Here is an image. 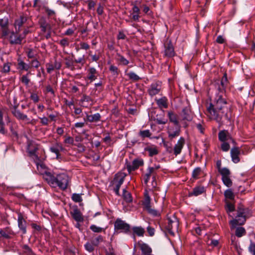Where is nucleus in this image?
I'll list each match as a JSON object with an SVG mask.
<instances>
[{"instance_id": "aec40b11", "label": "nucleus", "mask_w": 255, "mask_h": 255, "mask_svg": "<svg viewBox=\"0 0 255 255\" xmlns=\"http://www.w3.org/2000/svg\"><path fill=\"white\" fill-rule=\"evenodd\" d=\"M18 227L23 234L26 233V222L21 213L18 214Z\"/></svg>"}, {"instance_id": "09e8293b", "label": "nucleus", "mask_w": 255, "mask_h": 255, "mask_svg": "<svg viewBox=\"0 0 255 255\" xmlns=\"http://www.w3.org/2000/svg\"><path fill=\"white\" fill-rule=\"evenodd\" d=\"M127 75L130 80L134 81H137L140 79L139 77L133 72H130L128 73Z\"/></svg>"}, {"instance_id": "e2e57ef3", "label": "nucleus", "mask_w": 255, "mask_h": 255, "mask_svg": "<svg viewBox=\"0 0 255 255\" xmlns=\"http://www.w3.org/2000/svg\"><path fill=\"white\" fill-rule=\"evenodd\" d=\"M220 84L221 85L224 86L226 88L228 85V79L226 74H225L224 75L221 81H220Z\"/></svg>"}, {"instance_id": "5701e85b", "label": "nucleus", "mask_w": 255, "mask_h": 255, "mask_svg": "<svg viewBox=\"0 0 255 255\" xmlns=\"http://www.w3.org/2000/svg\"><path fill=\"white\" fill-rule=\"evenodd\" d=\"M140 249L141 251V255H154L152 254V249L145 243L138 244Z\"/></svg>"}, {"instance_id": "4468645a", "label": "nucleus", "mask_w": 255, "mask_h": 255, "mask_svg": "<svg viewBox=\"0 0 255 255\" xmlns=\"http://www.w3.org/2000/svg\"><path fill=\"white\" fill-rule=\"evenodd\" d=\"M180 125H175V127H169L167 130L168 137L170 139L178 136L180 133Z\"/></svg>"}, {"instance_id": "052dcab7", "label": "nucleus", "mask_w": 255, "mask_h": 255, "mask_svg": "<svg viewBox=\"0 0 255 255\" xmlns=\"http://www.w3.org/2000/svg\"><path fill=\"white\" fill-rule=\"evenodd\" d=\"M249 252L253 255H255V243L251 241L250 245L249 247Z\"/></svg>"}, {"instance_id": "f03ea898", "label": "nucleus", "mask_w": 255, "mask_h": 255, "mask_svg": "<svg viewBox=\"0 0 255 255\" xmlns=\"http://www.w3.org/2000/svg\"><path fill=\"white\" fill-rule=\"evenodd\" d=\"M70 181L69 177L67 174L61 173L55 177L52 174L50 179H49L47 183L53 187H58L60 189L65 190L68 187Z\"/></svg>"}, {"instance_id": "1a4fd4ad", "label": "nucleus", "mask_w": 255, "mask_h": 255, "mask_svg": "<svg viewBox=\"0 0 255 255\" xmlns=\"http://www.w3.org/2000/svg\"><path fill=\"white\" fill-rule=\"evenodd\" d=\"M126 175L123 173H118L116 174L115 177L114 179V184L115 185L114 187V191L117 195L120 196L119 190L123 184L124 179L125 178Z\"/></svg>"}, {"instance_id": "6e6d98bb", "label": "nucleus", "mask_w": 255, "mask_h": 255, "mask_svg": "<svg viewBox=\"0 0 255 255\" xmlns=\"http://www.w3.org/2000/svg\"><path fill=\"white\" fill-rule=\"evenodd\" d=\"M201 172V169L200 167L196 168L192 172V177L197 179L199 177L200 173Z\"/></svg>"}, {"instance_id": "603ef678", "label": "nucleus", "mask_w": 255, "mask_h": 255, "mask_svg": "<svg viewBox=\"0 0 255 255\" xmlns=\"http://www.w3.org/2000/svg\"><path fill=\"white\" fill-rule=\"evenodd\" d=\"M139 135L141 136L142 138L150 137V136L151 135V133L150 132L149 130L146 129L140 131L139 132Z\"/></svg>"}, {"instance_id": "20e7f679", "label": "nucleus", "mask_w": 255, "mask_h": 255, "mask_svg": "<svg viewBox=\"0 0 255 255\" xmlns=\"http://www.w3.org/2000/svg\"><path fill=\"white\" fill-rule=\"evenodd\" d=\"M115 234L123 233L125 234H128L130 231V226L129 224L122 220L120 218L116 219L114 222Z\"/></svg>"}, {"instance_id": "a211bd4d", "label": "nucleus", "mask_w": 255, "mask_h": 255, "mask_svg": "<svg viewBox=\"0 0 255 255\" xmlns=\"http://www.w3.org/2000/svg\"><path fill=\"white\" fill-rule=\"evenodd\" d=\"M87 75L86 80H88L90 82L95 81L98 77V71L94 67H90L87 70Z\"/></svg>"}, {"instance_id": "f257e3e1", "label": "nucleus", "mask_w": 255, "mask_h": 255, "mask_svg": "<svg viewBox=\"0 0 255 255\" xmlns=\"http://www.w3.org/2000/svg\"><path fill=\"white\" fill-rule=\"evenodd\" d=\"M207 112L211 119L215 120L220 126L222 124V119L225 118L229 120L227 115L229 108L227 105L226 100L222 95H218L215 98L213 103H210L207 108Z\"/></svg>"}, {"instance_id": "f8f14e48", "label": "nucleus", "mask_w": 255, "mask_h": 255, "mask_svg": "<svg viewBox=\"0 0 255 255\" xmlns=\"http://www.w3.org/2000/svg\"><path fill=\"white\" fill-rule=\"evenodd\" d=\"M161 90V82L158 81L152 83L148 89V93L151 97L158 94Z\"/></svg>"}, {"instance_id": "774afa93", "label": "nucleus", "mask_w": 255, "mask_h": 255, "mask_svg": "<svg viewBox=\"0 0 255 255\" xmlns=\"http://www.w3.org/2000/svg\"><path fill=\"white\" fill-rule=\"evenodd\" d=\"M39 66L40 63L37 59L35 58L31 61L30 65L31 67H33L35 68H37Z\"/></svg>"}, {"instance_id": "ea45409f", "label": "nucleus", "mask_w": 255, "mask_h": 255, "mask_svg": "<svg viewBox=\"0 0 255 255\" xmlns=\"http://www.w3.org/2000/svg\"><path fill=\"white\" fill-rule=\"evenodd\" d=\"M142 205L145 210H146L148 208L151 207L150 198L147 194L145 195V198L144 200L143 201Z\"/></svg>"}, {"instance_id": "79ce46f5", "label": "nucleus", "mask_w": 255, "mask_h": 255, "mask_svg": "<svg viewBox=\"0 0 255 255\" xmlns=\"http://www.w3.org/2000/svg\"><path fill=\"white\" fill-rule=\"evenodd\" d=\"M246 234V230L243 227H238L236 230L235 235L237 237L241 238Z\"/></svg>"}, {"instance_id": "680f3d73", "label": "nucleus", "mask_w": 255, "mask_h": 255, "mask_svg": "<svg viewBox=\"0 0 255 255\" xmlns=\"http://www.w3.org/2000/svg\"><path fill=\"white\" fill-rule=\"evenodd\" d=\"M163 145L166 148L167 152H168L169 153H171L173 152V148H172L171 144L168 145V143L164 142Z\"/></svg>"}, {"instance_id": "7c9ffc66", "label": "nucleus", "mask_w": 255, "mask_h": 255, "mask_svg": "<svg viewBox=\"0 0 255 255\" xmlns=\"http://www.w3.org/2000/svg\"><path fill=\"white\" fill-rule=\"evenodd\" d=\"M87 118L86 119V122L88 121L89 122H97L100 121L101 116L99 113H96L94 115H89L87 114L86 116Z\"/></svg>"}, {"instance_id": "72a5a7b5", "label": "nucleus", "mask_w": 255, "mask_h": 255, "mask_svg": "<svg viewBox=\"0 0 255 255\" xmlns=\"http://www.w3.org/2000/svg\"><path fill=\"white\" fill-rule=\"evenodd\" d=\"M116 60L120 63V64L122 65L126 66L129 64V61L120 53H117Z\"/></svg>"}, {"instance_id": "9b49d317", "label": "nucleus", "mask_w": 255, "mask_h": 255, "mask_svg": "<svg viewBox=\"0 0 255 255\" xmlns=\"http://www.w3.org/2000/svg\"><path fill=\"white\" fill-rule=\"evenodd\" d=\"M220 174L222 176V180L224 184L228 187H231L233 185V182L230 178L231 172L230 170L226 167H224L221 170Z\"/></svg>"}, {"instance_id": "4c0bfd02", "label": "nucleus", "mask_w": 255, "mask_h": 255, "mask_svg": "<svg viewBox=\"0 0 255 255\" xmlns=\"http://www.w3.org/2000/svg\"><path fill=\"white\" fill-rule=\"evenodd\" d=\"M154 171V167H148L147 168V173L145 174L144 177V182L145 184L147 183L151 174L153 173Z\"/></svg>"}, {"instance_id": "4d7b16f0", "label": "nucleus", "mask_w": 255, "mask_h": 255, "mask_svg": "<svg viewBox=\"0 0 255 255\" xmlns=\"http://www.w3.org/2000/svg\"><path fill=\"white\" fill-rule=\"evenodd\" d=\"M8 20L7 18H4L0 19V26L1 28L8 27Z\"/></svg>"}, {"instance_id": "6ab92c4d", "label": "nucleus", "mask_w": 255, "mask_h": 255, "mask_svg": "<svg viewBox=\"0 0 255 255\" xmlns=\"http://www.w3.org/2000/svg\"><path fill=\"white\" fill-rule=\"evenodd\" d=\"M218 138L221 142L227 141L228 140H231L234 141V139L232 137L229 132L227 130H222L219 131L218 133Z\"/></svg>"}, {"instance_id": "5fc2aeb1", "label": "nucleus", "mask_w": 255, "mask_h": 255, "mask_svg": "<svg viewBox=\"0 0 255 255\" xmlns=\"http://www.w3.org/2000/svg\"><path fill=\"white\" fill-rule=\"evenodd\" d=\"M26 53L27 57L29 59L34 58L36 57V54L35 53L33 49L31 48L27 49V51H26Z\"/></svg>"}, {"instance_id": "e433bc0d", "label": "nucleus", "mask_w": 255, "mask_h": 255, "mask_svg": "<svg viewBox=\"0 0 255 255\" xmlns=\"http://www.w3.org/2000/svg\"><path fill=\"white\" fill-rule=\"evenodd\" d=\"M103 237L101 235L95 236L91 241L95 246L97 247L101 243L104 242Z\"/></svg>"}, {"instance_id": "c9c22d12", "label": "nucleus", "mask_w": 255, "mask_h": 255, "mask_svg": "<svg viewBox=\"0 0 255 255\" xmlns=\"http://www.w3.org/2000/svg\"><path fill=\"white\" fill-rule=\"evenodd\" d=\"M154 121H156L157 124L159 125H165L167 122V120L164 118V116L163 113H162L161 114L158 116H156V118H155Z\"/></svg>"}, {"instance_id": "2f4dec72", "label": "nucleus", "mask_w": 255, "mask_h": 255, "mask_svg": "<svg viewBox=\"0 0 255 255\" xmlns=\"http://www.w3.org/2000/svg\"><path fill=\"white\" fill-rule=\"evenodd\" d=\"M225 208L227 213L230 216V213L235 210V207L233 201H226Z\"/></svg>"}, {"instance_id": "37998d69", "label": "nucleus", "mask_w": 255, "mask_h": 255, "mask_svg": "<svg viewBox=\"0 0 255 255\" xmlns=\"http://www.w3.org/2000/svg\"><path fill=\"white\" fill-rule=\"evenodd\" d=\"M145 150L148 152L150 156H153L158 153V151L155 147H147L145 148Z\"/></svg>"}, {"instance_id": "bb28decb", "label": "nucleus", "mask_w": 255, "mask_h": 255, "mask_svg": "<svg viewBox=\"0 0 255 255\" xmlns=\"http://www.w3.org/2000/svg\"><path fill=\"white\" fill-rule=\"evenodd\" d=\"M155 101L158 107L162 109H166L168 107L167 99L165 97H163L159 99H155Z\"/></svg>"}, {"instance_id": "423d86ee", "label": "nucleus", "mask_w": 255, "mask_h": 255, "mask_svg": "<svg viewBox=\"0 0 255 255\" xmlns=\"http://www.w3.org/2000/svg\"><path fill=\"white\" fill-rule=\"evenodd\" d=\"M168 224L166 226V230L172 236H174L175 233L178 230L179 221L174 215L168 217Z\"/></svg>"}, {"instance_id": "c85d7f7f", "label": "nucleus", "mask_w": 255, "mask_h": 255, "mask_svg": "<svg viewBox=\"0 0 255 255\" xmlns=\"http://www.w3.org/2000/svg\"><path fill=\"white\" fill-rule=\"evenodd\" d=\"M224 196L226 201H233L235 199V194L231 189H227L224 192Z\"/></svg>"}, {"instance_id": "864d4df0", "label": "nucleus", "mask_w": 255, "mask_h": 255, "mask_svg": "<svg viewBox=\"0 0 255 255\" xmlns=\"http://www.w3.org/2000/svg\"><path fill=\"white\" fill-rule=\"evenodd\" d=\"M90 229L94 233H101L104 229L103 228L98 227L95 225H92Z\"/></svg>"}, {"instance_id": "473e14b6", "label": "nucleus", "mask_w": 255, "mask_h": 255, "mask_svg": "<svg viewBox=\"0 0 255 255\" xmlns=\"http://www.w3.org/2000/svg\"><path fill=\"white\" fill-rule=\"evenodd\" d=\"M168 117L170 122L173 123L174 125H180L179 122L177 120V115L175 114L173 112H168Z\"/></svg>"}, {"instance_id": "39448f33", "label": "nucleus", "mask_w": 255, "mask_h": 255, "mask_svg": "<svg viewBox=\"0 0 255 255\" xmlns=\"http://www.w3.org/2000/svg\"><path fill=\"white\" fill-rule=\"evenodd\" d=\"M34 161L36 164L38 172L42 175L44 180L48 182V180L50 179L52 173L46 166L41 161L40 158H39L38 160H34Z\"/></svg>"}, {"instance_id": "a19ab883", "label": "nucleus", "mask_w": 255, "mask_h": 255, "mask_svg": "<svg viewBox=\"0 0 255 255\" xmlns=\"http://www.w3.org/2000/svg\"><path fill=\"white\" fill-rule=\"evenodd\" d=\"M65 62L66 67L67 68H69L72 70H73L74 69V66L73 64V61L72 59L70 57H65L64 58Z\"/></svg>"}, {"instance_id": "a18cd8bd", "label": "nucleus", "mask_w": 255, "mask_h": 255, "mask_svg": "<svg viewBox=\"0 0 255 255\" xmlns=\"http://www.w3.org/2000/svg\"><path fill=\"white\" fill-rule=\"evenodd\" d=\"M71 198L72 200L76 203H79L82 201V198L81 195L80 194L73 193Z\"/></svg>"}, {"instance_id": "dca6fc26", "label": "nucleus", "mask_w": 255, "mask_h": 255, "mask_svg": "<svg viewBox=\"0 0 255 255\" xmlns=\"http://www.w3.org/2000/svg\"><path fill=\"white\" fill-rule=\"evenodd\" d=\"M185 144V139L183 137H180L175 144L173 148V153L175 156L178 155L181 152L182 149Z\"/></svg>"}, {"instance_id": "13d9d810", "label": "nucleus", "mask_w": 255, "mask_h": 255, "mask_svg": "<svg viewBox=\"0 0 255 255\" xmlns=\"http://www.w3.org/2000/svg\"><path fill=\"white\" fill-rule=\"evenodd\" d=\"M222 142V143L221 145V149L225 152L228 151L230 148V145L229 143H228L226 141Z\"/></svg>"}, {"instance_id": "8fccbe9b", "label": "nucleus", "mask_w": 255, "mask_h": 255, "mask_svg": "<svg viewBox=\"0 0 255 255\" xmlns=\"http://www.w3.org/2000/svg\"><path fill=\"white\" fill-rule=\"evenodd\" d=\"M95 245L93 244L92 242L91 243L87 242L84 245L86 251L89 252V253H92L94 251Z\"/></svg>"}, {"instance_id": "a878e982", "label": "nucleus", "mask_w": 255, "mask_h": 255, "mask_svg": "<svg viewBox=\"0 0 255 255\" xmlns=\"http://www.w3.org/2000/svg\"><path fill=\"white\" fill-rule=\"evenodd\" d=\"M71 214L73 219L77 222H82L84 221L82 213L78 209H75Z\"/></svg>"}, {"instance_id": "c03bdc74", "label": "nucleus", "mask_w": 255, "mask_h": 255, "mask_svg": "<svg viewBox=\"0 0 255 255\" xmlns=\"http://www.w3.org/2000/svg\"><path fill=\"white\" fill-rule=\"evenodd\" d=\"M43 8L48 16L53 18H55L56 16V12L54 10L49 8L48 6H44Z\"/></svg>"}, {"instance_id": "6e6552de", "label": "nucleus", "mask_w": 255, "mask_h": 255, "mask_svg": "<svg viewBox=\"0 0 255 255\" xmlns=\"http://www.w3.org/2000/svg\"><path fill=\"white\" fill-rule=\"evenodd\" d=\"M27 150L29 155L33 159L38 160L39 145L33 141H29L28 144Z\"/></svg>"}, {"instance_id": "393cba45", "label": "nucleus", "mask_w": 255, "mask_h": 255, "mask_svg": "<svg viewBox=\"0 0 255 255\" xmlns=\"http://www.w3.org/2000/svg\"><path fill=\"white\" fill-rule=\"evenodd\" d=\"M31 68L30 65L25 63L21 58L17 59V69L19 70L27 71Z\"/></svg>"}, {"instance_id": "de8ad7c7", "label": "nucleus", "mask_w": 255, "mask_h": 255, "mask_svg": "<svg viewBox=\"0 0 255 255\" xmlns=\"http://www.w3.org/2000/svg\"><path fill=\"white\" fill-rule=\"evenodd\" d=\"M29 74V73H28L26 75H23L20 78L21 82L26 86H28L30 82Z\"/></svg>"}, {"instance_id": "b1692460", "label": "nucleus", "mask_w": 255, "mask_h": 255, "mask_svg": "<svg viewBox=\"0 0 255 255\" xmlns=\"http://www.w3.org/2000/svg\"><path fill=\"white\" fill-rule=\"evenodd\" d=\"M63 150V148L62 145L58 143L50 147V151L56 154L57 159L60 158V151Z\"/></svg>"}, {"instance_id": "58836bf2", "label": "nucleus", "mask_w": 255, "mask_h": 255, "mask_svg": "<svg viewBox=\"0 0 255 255\" xmlns=\"http://www.w3.org/2000/svg\"><path fill=\"white\" fill-rule=\"evenodd\" d=\"M10 234H11V231L8 227L0 231V235L1 236L5 239L10 238Z\"/></svg>"}, {"instance_id": "412c9836", "label": "nucleus", "mask_w": 255, "mask_h": 255, "mask_svg": "<svg viewBox=\"0 0 255 255\" xmlns=\"http://www.w3.org/2000/svg\"><path fill=\"white\" fill-rule=\"evenodd\" d=\"M231 156L232 161L235 163H237L240 161L239 155L240 150L239 147H234L231 150Z\"/></svg>"}, {"instance_id": "0e129e2a", "label": "nucleus", "mask_w": 255, "mask_h": 255, "mask_svg": "<svg viewBox=\"0 0 255 255\" xmlns=\"http://www.w3.org/2000/svg\"><path fill=\"white\" fill-rule=\"evenodd\" d=\"M59 43L63 47L68 46L69 44V40L67 38L61 39Z\"/></svg>"}, {"instance_id": "7ed1b4c3", "label": "nucleus", "mask_w": 255, "mask_h": 255, "mask_svg": "<svg viewBox=\"0 0 255 255\" xmlns=\"http://www.w3.org/2000/svg\"><path fill=\"white\" fill-rule=\"evenodd\" d=\"M248 213V209L240 206L237 209V215L235 218H233L230 221V224L232 228H234L237 225H244L247 220V216Z\"/></svg>"}, {"instance_id": "3c124183", "label": "nucleus", "mask_w": 255, "mask_h": 255, "mask_svg": "<svg viewBox=\"0 0 255 255\" xmlns=\"http://www.w3.org/2000/svg\"><path fill=\"white\" fill-rule=\"evenodd\" d=\"M1 37L3 38H7L10 35V32H9L8 27L1 29Z\"/></svg>"}, {"instance_id": "2eb2a0df", "label": "nucleus", "mask_w": 255, "mask_h": 255, "mask_svg": "<svg viewBox=\"0 0 255 255\" xmlns=\"http://www.w3.org/2000/svg\"><path fill=\"white\" fill-rule=\"evenodd\" d=\"M175 51L171 40L164 43V55L167 57H172L175 55Z\"/></svg>"}, {"instance_id": "ddd939ff", "label": "nucleus", "mask_w": 255, "mask_h": 255, "mask_svg": "<svg viewBox=\"0 0 255 255\" xmlns=\"http://www.w3.org/2000/svg\"><path fill=\"white\" fill-rule=\"evenodd\" d=\"M17 33H16V31L10 32V35L8 37H7V39L11 44H20L21 43L22 39H24V37H22V35L17 36Z\"/></svg>"}, {"instance_id": "4be33fe9", "label": "nucleus", "mask_w": 255, "mask_h": 255, "mask_svg": "<svg viewBox=\"0 0 255 255\" xmlns=\"http://www.w3.org/2000/svg\"><path fill=\"white\" fill-rule=\"evenodd\" d=\"M205 191V188L203 186H196L193 188L192 191L189 192V196H197L204 193Z\"/></svg>"}, {"instance_id": "cd10ccee", "label": "nucleus", "mask_w": 255, "mask_h": 255, "mask_svg": "<svg viewBox=\"0 0 255 255\" xmlns=\"http://www.w3.org/2000/svg\"><path fill=\"white\" fill-rule=\"evenodd\" d=\"M25 21L26 19L23 16H20L19 18L15 20L14 22V27L16 33H18L20 31V27Z\"/></svg>"}, {"instance_id": "69168bd1", "label": "nucleus", "mask_w": 255, "mask_h": 255, "mask_svg": "<svg viewBox=\"0 0 255 255\" xmlns=\"http://www.w3.org/2000/svg\"><path fill=\"white\" fill-rule=\"evenodd\" d=\"M46 70L48 73H51L52 71L55 70L53 64L51 63H48L46 64Z\"/></svg>"}, {"instance_id": "bf43d9fd", "label": "nucleus", "mask_w": 255, "mask_h": 255, "mask_svg": "<svg viewBox=\"0 0 255 255\" xmlns=\"http://www.w3.org/2000/svg\"><path fill=\"white\" fill-rule=\"evenodd\" d=\"M109 70L112 73V74L114 75L118 76L119 74L118 72V68L117 67L112 65L110 66L109 68Z\"/></svg>"}, {"instance_id": "49530a36", "label": "nucleus", "mask_w": 255, "mask_h": 255, "mask_svg": "<svg viewBox=\"0 0 255 255\" xmlns=\"http://www.w3.org/2000/svg\"><path fill=\"white\" fill-rule=\"evenodd\" d=\"M148 213L154 217H158L160 215V212L157 210L151 208V207L146 210Z\"/></svg>"}, {"instance_id": "c756f323", "label": "nucleus", "mask_w": 255, "mask_h": 255, "mask_svg": "<svg viewBox=\"0 0 255 255\" xmlns=\"http://www.w3.org/2000/svg\"><path fill=\"white\" fill-rule=\"evenodd\" d=\"M133 234L138 237H143L145 233L144 229L141 226H134L132 228Z\"/></svg>"}, {"instance_id": "9d476101", "label": "nucleus", "mask_w": 255, "mask_h": 255, "mask_svg": "<svg viewBox=\"0 0 255 255\" xmlns=\"http://www.w3.org/2000/svg\"><path fill=\"white\" fill-rule=\"evenodd\" d=\"M143 160L140 158H135L131 162L128 161L126 163V168L129 173L138 169L143 165Z\"/></svg>"}, {"instance_id": "f704fd0d", "label": "nucleus", "mask_w": 255, "mask_h": 255, "mask_svg": "<svg viewBox=\"0 0 255 255\" xmlns=\"http://www.w3.org/2000/svg\"><path fill=\"white\" fill-rule=\"evenodd\" d=\"M123 197L124 200L127 203H130L132 201V198L131 194L128 192L126 189H123Z\"/></svg>"}, {"instance_id": "338daca9", "label": "nucleus", "mask_w": 255, "mask_h": 255, "mask_svg": "<svg viewBox=\"0 0 255 255\" xmlns=\"http://www.w3.org/2000/svg\"><path fill=\"white\" fill-rule=\"evenodd\" d=\"M53 64V66H54V69H56V70H59V69H60L61 68V66H62V63H61V61H58L56 59H55L54 63Z\"/></svg>"}, {"instance_id": "0eeeda50", "label": "nucleus", "mask_w": 255, "mask_h": 255, "mask_svg": "<svg viewBox=\"0 0 255 255\" xmlns=\"http://www.w3.org/2000/svg\"><path fill=\"white\" fill-rule=\"evenodd\" d=\"M193 115L190 107L187 106L182 109L181 115V122L184 128H186L188 127V124L187 122H190L192 120Z\"/></svg>"}, {"instance_id": "f3484780", "label": "nucleus", "mask_w": 255, "mask_h": 255, "mask_svg": "<svg viewBox=\"0 0 255 255\" xmlns=\"http://www.w3.org/2000/svg\"><path fill=\"white\" fill-rule=\"evenodd\" d=\"M12 113L17 120L26 121L27 123H30V119L28 118L27 116L21 113L16 108H14V110L12 111Z\"/></svg>"}]
</instances>
